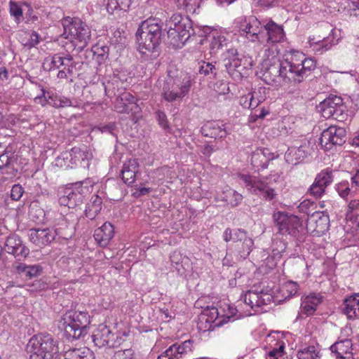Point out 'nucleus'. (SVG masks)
Wrapping results in <instances>:
<instances>
[{"label": "nucleus", "mask_w": 359, "mask_h": 359, "mask_svg": "<svg viewBox=\"0 0 359 359\" xmlns=\"http://www.w3.org/2000/svg\"><path fill=\"white\" fill-rule=\"evenodd\" d=\"M161 36L162 25L161 20L149 18L143 21L136 32L140 53L147 56L149 53H154L160 44Z\"/></svg>", "instance_id": "1"}, {"label": "nucleus", "mask_w": 359, "mask_h": 359, "mask_svg": "<svg viewBox=\"0 0 359 359\" xmlns=\"http://www.w3.org/2000/svg\"><path fill=\"white\" fill-rule=\"evenodd\" d=\"M191 86L189 76L178 73L175 69L168 70L162 88V95L169 102L180 100L189 93Z\"/></svg>", "instance_id": "2"}, {"label": "nucleus", "mask_w": 359, "mask_h": 359, "mask_svg": "<svg viewBox=\"0 0 359 359\" xmlns=\"http://www.w3.org/2000/svg\"><path fill=\"white\" fill-rule=\"evenodd\" d=\"M62 24L64 28L62 35L65 39L75 43L81 49L88 45L91 39V31L81 19L68 16L62 19Z\"/></svg>", "instance_id": "3"}, {"label": "nucleus", "mask_w": 359, "mask_h": 359, "mask_svg": "<svg viewBox=\"0 0 359 359\" xmlns=\"http://www.w3.org/2000/svg\"><path fill=\"white\" fill-rule=\"evenodd\" d=\"M166 27L168 39L173 46H179L184 43L194 33L192 21L187 16L181 14H173L169 20L166 22Z\"/></svg>", "instance_id": "4"}, {"label": "nucleus", "mask_w": 359, "mask_h": 359, "mask_svg": "<svg viewBox=\"0 0 359 359\" xmlns=\"http://www.w3.org/2000/svg\"><path fill=\"white\" fill-rule=\"evenodd\" d=\"M238 177L252 194L259 195L266 201H271L275 198L276 194L271 187V181L277 182L280 178L279 175H270L261 179L246 174H238Z\"/></svg>", "instance_id": "5"}, {"label": "nucleus", "mask_w": 359, "mask_h": 359, "mask_svg": "<svg viewBox=\"0 0 359 359\" xmlns=\"http://www.w3.org/2000/svg\"><path fill=\"white\" fill-rule=\"evenodd\" d=\"M29 359H51L58 352V347L48 334L32 337L27 346Z\"/></svg>", "instance_id": "6"}, {"label": "nucleus", "mask_w": 359, "mask_h": 359, "mask_svg": "<svg viewBox=\"0 0 359 359\" xmlns=\"http://www.w3.org/2000/svg\"><path fill=\"white\" fill-rule=\"evenodd\" d=\"M90 316H63L60 321V328L63 329L66 334L73 339H80L87 334L90 324Z\"/></svg>", "instance_id": "7"}, {"label": "nucleus", "mask_w": 359, "mask_h": 359, "mask_svg": "<svg viewBox=\"0 0 359 359\" xmlns=\"http://www.w3.org/2000/svg\"><path fill=\"white\" fill-rule=\"evenodd\" d=\"M273 220L278 229V233L281 235H290L296 237L302 227L300 219L292 214L283 211L274 212Z\"/></svg>", "instance_id": "8"}, {"label": "nucleus", "mask_w": 359, "mask_h": 359, "mask_svg": "<svg viewBox=\"0 0 359 359\" xmlns=\"http://www.w3.org/2000/svg\"><path fill=\"white\" fill-rule=\"evenodd\" d=\"M345 108L342 98L337 95L329 96L317 106L318 111L324 118L338 121L344 118Z\"/></svg>", "instance_id": "9"}, {"label": "nucleus", "mask_w": 359, "mask_h": 359, "mask_svg": "<svg viewBox=\"0 0 359 359\" xmlns=\"http://www.w3.org/2000/svg\"><path fill=\"white\" fill-rule=\"evenodd\" d=\"M116 111L121 114H131L133 119L137 118L141 109L137 103V99L129 92H123L117 96L114 101Z\"/></svg>", "instance_id": "10"}, {"label": "nucleus", "mask_w": 359, "mask_h": 359, "mask_svg": "<svg viewBox=\"0 0 359 359\" xmlns=\"http://www.w3.org/2000/svg\"><path fill=\"white\" fill-rule=\"evenodd\" d=\"M345 142V130L333 126L324 130L320 137V144L326 150L332 149L334 146L341 145Z\"/></svg>", "instance_id": "11"}, {"label": "nucleus", "mask_w": 359, "mask_h": 359, "mask_svg": "<svg viewBox=\"0 0 359 359\" xmlns=\"http://www.w3.org/2000/svg\"><path fill=\"white\" fill-rule=\"evenodd\" d=\"M93 342L98 348L114 347L120 344L118 337L105 325L100 324L95 328L91 335Z\"/></svg>", "instance_id": "12"}, {"label": "nucleus", "mask_w": 359, "mask_h": 359, "mask_svg": "<svg viewBox=\"0 0 359 359\" xmlns=\"http://www.w3.org/2000/svg\"><path fill=\"white\" fill-rule=\"evenodd\" d=\"M239 28L242 34H245L246 36L250 39V41L253 42H264L265 35L264 34V27L261 22L255 17L252 16L248 19H245L241 22Z\"/></svg>", "instance_id": "13"}, {"label": "nucleus", "mask_w": 359, "mask_h": 359, "mask_svg": "<svg viewBox=\"0 0 359 359\" xmlns=\"http://www.w3.org/2000/svg\"><path fill=\"white\" fill-rule=\"evenodd\" d=\"M283 69L282 62L280 63H274L267 67L263 74L264 79L266 83L272 86H283L286 84H292L290 79L287 78L288 74Z\"/></svg>", "instance_id": "14"}, {"label": "nucleus", "mask_w": 359, "mask_h": 359, "mask_svg": "<svg viewBox=\"0 0 359 359\" xmlns=\"http://www.w3.org/2000/svg\"><path fill=\"white\" fill-rule=\"evenodd\" d=\"M306 230L314 236H320L329 229V216L321 211H314L306 219Z\"/></svg>", "instance_id": "15"}, {"label": "nucleus", "mask_w": 359, "mask_h": 359, "mask_svg": "<svg viewBox=\"0 0 359 359\" xmlns=\"http://www.w3.org/2000/svg\"><path fill=\"white\" fill-rule=\"evenodd\" d=\"M63 238L65 236L60 234L57 229H31L29 231L28 236L30 242L37 247L42 248L46 246L55 238L56 236Z\"/></svg>", "instance_id": "16"}, {"label": "nucleus", "mask_w": 359, "mask_h": 359, "mask_svg": "<svg viewBox=\"0 0 359 359\" xmlns=\"http://www.w3.org/2000/svg\"><path fill=\"white\" fill-rule=\"evenodd\" d=\"M304 61V55L302 52L299 51H291L289 54L285 55V58L282 61L283 65V69L288 74L287 78L290 79L292 82V85L297 80V74L299 71V68Z\"/></svg>", "instance_id": "17"}, {"label": "nucleus", "mask_w": 359, "mask_h": 359, "mask_svg": "<svg viewBox=\"0 0 359 359\" xmlns=\"http://www.w3.org/2000/svg\"><path fill=\"white\" fill-rule=\"evenodd\" d=\"M234 317L235 316H199L197 327L201 332L213 330L238 319Z\"/></svg>", "instance_id": "18"}, {"label": "nucleus", "mask_w": 359, "mask_h": 359, "mask_svg": "<svg viewBox=\"0 0 359 359\" xmlns=\"http://www.w3.org/2000/svg\"><path fill=\"white\" fill-rule=\"evenodd\" d=\"M238 233L236 234V243L233 248L236 259L241 261L249 256L254 248V241L245 231L238 232Z\"/></svg>", "instance_id": "19"}, {"label": "nucleus", "mask_w": 359, "mask_h": 359, "mask_svg": "<svg viewBox=\"0 0 359 359\" xmlns=\"http://www.w3.org/2000/svg\"><path fill=\"white\" fill-rule=\"evenodd\" d=\"M332 170L327 168L318 173L310 187V194L316 198L321 197L325 192V189L332 182Z\"/></svg>", "instance_id": "20"}, {"label": "nucleus", "mask_w": 359, "mask_h": 359, "mask_svg": "<svg viewBox=\"0 0 359 359\" xmlns=\"http://www.w3.org/2000/svg\"><path fill=\"white\" fill-rule=\"evenodd\" d=\"M193 350V341H184L180 344H175L166 349L157 359H180L183 355L191 352Z\"/></svg>", "instance_id": "21"}, {"label": "nucleus", "mask_w": 359, "mask_h": 359, "mask_svg": "<svg viewBox=\"0 0 359 359\" xmlns=\"http://www.w3.org/2000/svg\"><path fill=\"white\" fill-rule=\"evenodd\" d=\"M4 250L19 259L26 257L29 253V250L22 244L20 238L15 234L7 237Z\"/></svg>", "instance_id": "22"}, {"label": "nucleus", "mask_w": 359, "mask_h": 359, "mask_svg": "<svg viewBox=\"0 0 359 359\" xmlns=\"http://www.w3.org/2000/svg\"><path fill=\"white\" fill-rule=\"evenodd\" d=\"M264 34L267 43H275L282 42L285 37V34L282 25L270 20L263 25Z\"/></svg>", "instance_id": "23"}, {"label": "nucleus", "mask_w": 359, "mask_h": 359, "mask_svg": "<svg viewBox=\"0 0 359 359\" xmlns=\"http://www.w3.org/2000/svg\"><path fill=\"white\" fill-rule=\"evenodd\" d=\"M282 334L278 332H273L266 336V341L270 345L268 359H278L284 353L285 343L280 340Z\"/></svg>", "instance_id": "24"}, {"label": "nucleus", "mask_w": 359, "mask_h": 359, "mask_svg": "<svg viewBox=\"0 0 359 359\" xmlns=\"http://www.w3.org/2000/svg\"><path fill=\"white\" fill-rule=\"evenodd\" d=\"M139 163L137 159L130 158L126 161L121 170V177L124 183L132 185L140 174Z\"/></svg>", "instance_id": "25"}, {"label": "nucleus", "mask_w": 359, "mask_h": 359, "mask_svg": "<svg viewBox=\"0 0 359 359\" xmlns=\"http://www.w3.org/2000/svg\"><path fill=\"white\" fill-rule=\"evenodd\" d=\"M353 344L351 339H343L335 342L330 349L335 354L336 359H354Z\"/></svg>", "instance_id": "26"}, {"label": "nucleus", "mask_w": 359, "mask_h": 359, "mask_svg": "<svg viewBox=\"0 0 359 359\" xmlns=\"http://www.w3.org/2000/svg\"><path fill=\"white\" fill-rule=\"evenodd\" d=\"M201 132L203 136L215 139L224 138L227 135L224 125L219 121L207 122L202 126Z\"/></svg>", "instance_id": "27"}, {"label": "nucleus", "mask_w": 359, "mask_h": 359, "mask_svg": "<svg viewBox=\"0 0 359 359\" xmlns=\"http://www.w3.org/2000/svg\"><path fill=\"white\" fill-rule=\"evenodd\" d=\"M114 235V228L109 222H105L95 230L94 238L101 247H106Z\"/></svg>", "instance_id": "28"}, {"label": "nucleus", "mask_w": 359, "mask_h": 359, "mask_svg": "<svg viewBox=\"0 0 359 359\" xmlns=\"http://www.w3.org/2000/svg\"><path fill=\"white\" fill-rule=\"evenodd\" d=\"M323 296L320 293L312 292L302 298L301 309L304 312H314L322 303Z\"/></svg>", "instance_id": "29"}, {"label": "nucleus", "mask_w": 359, "mask_h": 359, "mask_svg": "<svg viewBox=\"0 0 359 359\" xmlns=\"http://www.w3.org/2000/svg\"><path fill=\"white\" fill-rule=\"evenodd\" d=\"M307 156L304 147H290L285 153V157L290 164L297 165L302 161Z\"/></svg>", "instance_id": "30"}, {"label": "nucleus", "mask_w": 359, "mask_h": 359, "mask_svg": "<svg viewBox=\"0 0 359 359\" xmlns=\"http://www.w3.org/2000/svg\"><path fill=\"white\" fill-rule=\"evenodd\" d=\"M264 294L263 290H248L244 295V302L246 304L249 305L252 309L254 307H260L265 304V299L262 298V294Z\"/></svg>", "instance_id": "31"}, {"label": "nucleus", "mask_w": 359, "mask_h": 359, "mask_svg": "<svg viewBox=\"0 0 359 359\" xmlns=\"http://www.w3.org/2000/svg\"><path fill=\"white\" fill-rule=\"evenodd\" d=\"M316 67V62L311 58H306L304 56V61L302 62L301 68L297 74V80L294 85L302 83L305 78L310 75L311 72Z\"/></svg>", "instance_id": "32"}, {"label": "nucleus", "mask_w": 359, "mask_h": 359, "mask_svg": "<svg viewBox=\"0 0 359 359\" xmlns=\"http://www.w3.org/2000/svg\"><path fill=\"white\" fill-rule=\"evenodd\" d=\"M218 198L231 207L237 206L243 200V196L241 194L230 188L224 190Z\"/></svg>", "instance_id": "33"}, {"label": "nucleus", "mask_w": 359, "mask_h": 359, "mask_svg": "<svg viewBox=\"0 0 359 359\" xmlns=\"http://www.w3.org/2000/svg\"><path fill=\"white\" fill-rule=\"evenodd\" d=\"M62 359H95L93 353L87 347L66 351Z\"/></svg>", "instance_id": "34"}, {"label": "nucleus", "mask_w": 359, "mask_h": 359, "mask_svg": "<svg viewBox=\"0 0 359 359\" xmlns=\"http://www.w3.org/2000/svg\"><path fill=\"white\" fill-rule=\"evenodd\" d=\"M102 199L97 195H93L85 210L86 217L93 219L102 210Z\"/></svg>", "instance_id": "35"}, {"label": "nucleus", "mask_w": 359, "mask_h": 359, "mask_svg": "<svg viewBox=\"0 0 359 359\" xmlns=\"http://www.w3.org/2000/svg\"><path fill=\"white\" fill-rule=\"evenodd\" d=\"M268 150H257L253 152L251 158V163L254 167L266 168L268 167L270 158L266 156Z\"/></svg>", "instance_id": "36"}, {"label": "nucleus", "mask_w": 359, "mask_h": 359, "mask_svg": "<svg viewBox=\"0 0 359 359\" xmlns=\"http://www.w3.org/2000/svg\"><path fill=\"white\" fill-rule=\"evenodd\" d=\"M298 359H320L321 355L318 346H308L297 351Z\"/></svg>", "instance_id": "37"}, {"label": "nucleus", "mask_w": 359, "mask_h": 359, "mask_svg": "<svg viewBox=\"0 0 359 359\" xmlns=\"http://www.w3.org/2000/svg\"><path fill=\"white\" fill-rule=\"evenodd\" d=\"M66 60V55L61 56L59 54H55L50 58H46L43 67L45 69H48L49 71L53 69H60L63 67V65Z\"/></svg>", "instance_id": "38"}, {"label": "nucleus", "mask_w": 359, "mask_h": 359, "mask_svg": "<svg viewBox=\"0 0 359 359\" xmlns=\"http://www.w3.org/2000/svg\"><path fill=\"white\" fill-rule=\"evenodd\" d=\"M224 66L228 73L232 77H239L241 74V71L243 69L240 57L231 60V62L224 63Z\"/></svg>", "instance_id": "39"}, {"label": "nucleus", "mask_w": 359, "mask_h": 359, "mask_svg": "<svg viewBox=\"0 0 359 359\" xmlns=\"http://www.w3.org/2000/svg\"><path fill=\"white\" fill-rule=\"evenodd\" d=\"M21 43L24 46L29 48L34 47L39 43V35L35 31L25 32L23 36L21 37Z\"/></svg>", "instance_id": "40"}, {"label": "nucleus", "mask_w": 359, "mask_h": 359, "mask_svg": "<svg viewBox=\"0 0 359 359\" xmlns=\"http://www.w3.org/2000/svg\"><path fill=\"white\" fill-rule=\"evenodd\" d=\"M309 44L316 51H325L329 50L332 44L329 42L328 37H324L322 40H316L315 38H310Z\"/></svg>", "instance_id": "41"}, {"label": "nucleus", "mask_w": 359, "mask_h": 359, "mask_svg": "<svg viewBox=\"0 0 359 359\" xmlns=\"http://www.w3.org/2000/svg\"><path fill=\"white\" fill-rule=\"evenodd\" d=\"M354 301H358L356 293L344 300L342 311L344 314H350L351 313H353V314H357V304H353V302Z\"/></svg>", "instance_id": "42"}, {"label": "nucleus", "mask_w": 359, "mask_h": 359, "mask_svg": "<svg viewBox=\"0 0 359 359\" xmlns=\"http://www.w3.org/2000/svg\"><path fill=\"white\" fill-rule=\"evenodd\" d=\"M50 100H47L48 104L55 108L72 106V101L65 97L57 95H49Z\"/></svg>", "instance_id": "43"}, {"label": "nucleus", "mask_w": 359, "mask_h": 359, "mask_svg": "<svg viewBox=\"0 0 359 359\" xmlns=\"http://www.w3.org/2000/svg\"><path fill=\"white\" fill-rule=\"evenodd\" d=\"M299 285L297 283L290 280L283 284L281 292L285 295V299L295 295L298 291Z\"/></svg>", "instance_id": "44"}, {"label": "nucleus", "mask_w": 359, "mask_h": 359, "mask_svg": "<svg viewBox=\"0 0 359 359\" xmlns=\"http://www.w3.org/2000/svg\"><path fill=\"white\" fill-rule=\"evenodd\" d=\"M140 318V320L138 319H135L139 322L138 325V330L140 332H148L152 330L153 327L155 325V323L153 322V320L150 321L151 316H136Z\"/></svg>", "instance_id": "45"}, {"label": "nucleus", "mask_w": 359, "mask_h": 359, "mask_svg": "<svg viewBox=\"0 0 359 359\" xmlns=\"http://www.w3.org/2000/svg\"><path fill=\"white\" fill-rule=\"evenodd\" d=\"M226 46V40L224 36L221 35L212 36L210 48L213 53H217L218 50L222 49V48Z\"/></svg>", "instance_id": "46"}, {"label": "nucleus", "mask_w": 359, "mask_h": 359, "mask_svg": "<svg viewBox=\"0 0 359 359\" xmlns=\"http://www.w3.org/2000/svg\"><path fill=\"white\" fill-rule=\"evenodd\" d=\"M198 65V72L200 74H203L204 76L210 74L215 76L217 74V69L212 62L201 61Z\"/></svg>", "instance_id": "47"}, {"label": "nucleus", "mask_w": 359, "mask_h": 359, "mask_svg": "<svg viewBox=\"0 0 359 359\" xmlns=\"http://www.w3.org/2000/svg\"><path fill=\"white\" fill-rule=\"evenodd\" d=\"M71 156L74 158L78 159L79 161L81 159V163L83 162V165L85 164L86 161L87 162L92 158V154L89 151H83L80 148L74 147L72 149ZM88 164V163H86Z\"/></svg>", "instance_id": "48"}, {"label": "nucleus", "mask_w": 359, "mask_h": 359, "mask_svg": "<svg viewBox=\"0 0 359 359\" xmlns=\"http://www.w3.org/2000/svg\"><path fill=\"white\" fill-rule=\"evenodd\" d=\"M195 308L202 309L199 314H219V311L217 306H214L213 304L205 306L203 304V299H198L195 302Z\"/></svg>", "instance_id": "49"}, {"label": "nucleus", "mask_w": 359, "mask_h": 359, "mask_svg": "<svg viewBox=\"0 0 359 359\" xmlns=\"http://www.w3.org/2000/svg\"><path fill=\"white\" fill-rule=\"evenodd\" d=\"M316 207L313 202L309 200H304L299 204V209L301 212L306 214L309 217L311 216V213L314 212L313 210Z\"/></svg>", "instance_id": "50"}, {"label": "nucleus", "mask_w": 359, "mask_h": 359, "mask_svg": "<svg viewBox=\"0 0 359 359\" xmlns=\"http://www.w3.org/2000/svg\"><path fill=\"white\" fill-rule=\"evenodd\" d=\"M10 13L15 18L17 22H20L22 17V10L16 2L11 1L9 3Z\"/></svg>", "instance_id": "51"}, {"label": "nucleus", "mask_w": 359, "mask_h": 359, "mask_svg": "<svg viewBox=\"0 0 359 359\" xmlns=\"http://www.w3.org/2000/svg\"><path fill=\"white\" fill-rule=\"evenodd\" d=\"M260 92L253 91L250 93L249 106L251 109L257 108L264 100L263 97L259 96Z\"/></svg>", "instance_id": "52"}, {"label": "nucleus", "mask_w": 359, "mask_h": 359, "mask_svg": "<svg viewBox=\"0 0 359 359\" xmlns=\"http://www.w3.org/2000/svg\"><path fill=\"white\" fill-rule=\"evenodd\" d=\"M64 195L67 197L69 202H74L73 203H74V207L81 202V194L79 193H76L70 189H66Z\"/></svg>", "instance_id": "53"}, {"label": "nucleus", "mask_w": 359, "mask_h": 359, "mask_svg": "<svg viewBox=\"0 0 359 359\" xmlns=\"http://www.w3.org/2000/svg\"><path fill=\"white\" fill-rule=\"evenodd\" d=\"M337 190L339 195L346 199H348V196H352L353 193L346 182L338 184Z\"/></svg>", "instance_id": "54"}, {"label": "nucleus", "mask_w": 359, "mask_h": 359, "mask_svg": "<svg viewBox=\"0 0 359 359\" xmlns=\"http://www.w3.org/2000/svg\"><path fill=\"white\" fill-rule=\"evenodd\" d=\"M348 214L351 217H359V199H352L348 205Z\"/></svg>", "instance_id": "55"}, {"label": "nucleus", "mask_w": 359, "mask_h": 359, "mask_svg": "<svg viewBox=\"0 0 359 359\" xmlns=\"http://www.w3.org/2000/svg\"><path fill=\"white\" fill-rule=\"evenodd\" d=\"M133 355L132 349L121 350L115 352L111 359H133Z\"/></svg>", "instance_id": "56"}, {"label": "nucleus", "mask_w": 359, "mask_h": 359, "mask_svg": "<svg viewBox=\"0 0 359 359\" xmlns=\"http://www.w3.org/2000/svg\"><path fill=\"white\" fill-rule=\"evenodd\" d=\"M276 265V262L273 257L267 256V257L262 260V264L259 268L262 269L264 272L267 273L269 271L273 269Z\"/></svg>", "instance_id": "57"}, {"label": "nucleus", "mask_w": 359, "mask_h": 359, "mask_svg": "<svg viewBox=\"0 0 359 359\" xmlns=\"http://www.w3.org/2000/svg\"><path fill=\"white\" fill-rule=\"evenodd\" d=\"M244 230L241 229H237L232 231L230 228H227L223 233V239L226 242H229L230 241H233V243H236V234H238V232H243Z\"/></svg>", "instance_id": "58"}, {"label": "nucleus", "mask_w": 359, "mask_h": 359, "mask_svg": "<svg viewBox=\"0 0 359 359\" xmlns=\"http://www.w3.org/2000/svg\"><path fill=\"white\" fill-rule=\"evenodd\" d=\"M156 116L158 122V124L164 129L169 130L170 126L167 118V116L165 112L158 110L156 111Z\"/></svg>", "instance_id": "59"}, {"label": "nucleus", "mask_w": 359, "mask_h": 359, "mask_svg": "<svg viewBox=\"0 0 359 359\" xmlns=\"http://www.w3.org/2000/svg\"><path fill=\"white\" fill-rule=\"evenodd\" d=\"M24 193L23 187L19 184H14L11 189V198L13 201H19Z\"/></svg>", "instance_id": "60"}, {"label": "nucleus", "mask_w": 359, "mask_h": 359, "mask_svg": "<svg viewBox=\"0 0 359 359\" xmlns=\"http://www.w3.org/2000/svg\"><path fill=\"white\" fill-rule=\"evenodd\" d=\"M13 154L8 152L0 155V169L8 166L13 161Z\"/></svg>", "instance_id": "61"}, {"label": "nucleus", "mask_w": 359, "mask_h": 359, "mask_svg": "<svg viewBox=\"0 0 359 359\" xmlns=\"http://www.w3.org/2000/svg\"><path fill=\"white\" fill-rule=\"evenodd\" d=\"M64 69L66 70L68 75H72L73 68L75 67L73 57L70 55H66V60L63 65Z\"/></svg>", "instance_id": "62"}, {"label": "nucleus", "mask_w": 359, "mask_h": 359, "mask_svg": "<svg viewBox=\"0 0 359 359\" xmlns=\"http://www.w3.org/2000/svg\"><path fill=\"white\" fill-rule=\"evenodd\" d=\"M224 63L231 62V60H235L239 57L238 51L236 48H231L226 50L224 53Z\"/></svg>", "instance_id": "63"}, {"label": "nucleus", "mask_w": 359, "mask_h": 359, "mask_svg": "<svg viewBox=\"0 0 359 359\" xmlns=\"http://www.w3.org/2000/svg\"><path fill=\"white\" fill-rule=\"evenodd\" d=\"M106 9L109 14H113L114 11L119 10L118 0H108Z\"/></svg>", "instance_id": "64"}]
</instances>
